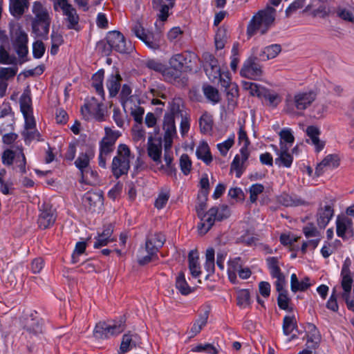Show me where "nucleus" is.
<instances>
[{
	"label": "nucleus",
	"instance_id": "32",
	"mask_svg": "<svg viewBox=\"0 0 354 354\" xmlns=\"http://www.w3.org/2000/svg\"><path fill=\"white\" fill-rule=\"evenodd\" d=\"M164 160L165 165L160 164V169L162 170L168 176H176V169L173 164V153L172 152H165L164 153Z\"/></svg>",
	"mask_w": 354,
	"mask_h": 354
},
{
	"label": "nucleus",
	"instance_id": "49",
	"mask_svg": "<svg viewBox=\"0 0 354 354\" xmlns=\"http://www.w3.org/2000/svg\"><path fill=\"white\" fill-rule=\"evenodd\" d=\"M215 252L212 248H208L206 250L205 254V263L204 264V268L205 270L208 272L209 274H213L214 272L215 268Z\"/></svg>",
	"mask_w": 354,
	"mask_h": 354
},
{
	"label": "nucleus",
	"instance_id": "56",
	"mask_svg": "<svg viewBox=\"0 0 354 354\" xmlns=\"http://www.w3.org/2000/svg\"><path fill=\"white\" fill-rule=\"evenodd\" d=\"M303 233L308 239L311 238L322 237V233L313 223H308L303 227Z\"/></svg>",
	"mask_w": 354,
	"mask_h": 354
},
{
	"label": "nucleus",
	"instance_id": "47",
	"mask_svg": "<svg viewBox=\"0 0 354 354\" xmlns=\"http://www.w3.org/2000/svg\"><path fill=\"white\" fill-rule=\"evenodd\" d=\"M176 288L183 295H187L191 292V287L188 285L183 272H180L177 275L176 278Z\"/></svg>",
	"mask_w": 354,
	"mask_h": 354
},
{
	"label": "nucleus",
	"instance_id": "11",
	"mask_svg": "<svg viewBox=\"0 0 354 354\" xmlns=\"http://www.w3.org/2000/svg\"><path fill=\"white\" fill-rule=\"evenodd\" d=\"M132 32L141 41H142L149 48L153 50L158 49L160 46V35L154 34L150 31H146L139 21L134 23L132 27Z\"/></svg>",
	"mask_w": 354,
	"mask_h": 354
},
{
	"label": "nucleus",
	"instance_id": "21",
	"mask_svg": "<svg viewBox=\"0 0 354 354\" xmlns=\"http://www.w3.org/2000/svg\"><path fill=\"white\" fill-rule=\"evenodd\" d=\"M250 156V151H245L244 149L239 150V154H236L231 164V170L236 172V177L240 178L245 169V163Z\"/></svg>",
	"mask_w": 354,
	"mask_h": 354
},
{
	"label": "nucleus",
	"instance_id": "22",
	"mask_svg": "<svg viewBox=\"0 0 354 354\" xmlns=\"http://www.w3.org/2000/svg\"><path fill=\"white\" fill-rule=\"evenodd\" d=\"M272 148L275 151L278 158L275 159V163L279 166L287 168L291 167L293 158L288 153L289 147H282V149H278L277 147L272 145Z\"/></svg>",
	"mask_w": 354,
	"mask_h": 354
},
{
	"label": "nucleus",
	"instance_id": "7",
	"mask_svg": "<svg viewBox=\"0 0 354 354\" xmlns=\"http://www.w3.org/2000/svg\"><path fill=\"white\" fill-rule=\"evenodd\" d=\"M10 36L13 49L19 58L21 65L28 61V35L19 25L17 24L10 28Z\"/></svg>",
	"mask_w": 354,
	"mask_h": 354
},
{
	"label": "nucleus",
	"instance_id": "39",
	"mask_svg": "<svg viewBox=\"0 0 354 354\" xmlns=\"http://www.w3.org/2000/svg\"><path fill=\"white\" fill-rule=\"evenodd\" d=\"M28 0H14L11 1L10 10L12 15L15 17H21L25 9L28 8Z\"/></svg>",
	"mask_w": 354,
	"mask_h": 354
},
{
	"label": "nucleus",
	"instance_id": "31",
	"mask_svg": "<svg viewBox=\"0 0 354 354\" xmlns=\"http://www.w3.org/2000/svg\"><path fill=\"white\" fill-rule=\"evenodd\" d=\"M342 281L341 285L343 289V292H351L352 284L353 279L351 276V272L348 266L344 264L341 271Z\"/></svg>",
	"mask_w": 354,
	"mask_h": 354
},
{
	"label": "nucleus",
	"instance_id": "30",
	"mask_svg": "<svg viewBox=\"0 0 354 354\" xmlns=\"http://www.w3.org/2000/svg\"><path fill=\"white\" fill-rule=\"evenodd\" d=\"M104 78V71L100 69L92 76V86L95 92L102 99H104L105 93L103 87V81Z\"/></svg>",
	"mask_w": 354,
	"mask_h": 354
},
{
	"label": "nucleus",
	"instance_id": "59",
	"mask_svg": "<svg viewBox=\"0 0 354 354\" xmlns=\"http://www.w3.org/2000/svg\"><path fill=\"white\" fill-rule=\"evenodd\" d=\"M18 68L17 65L12 67L0 68V80L6 82L12 79L17 74Z\"/></svg>",
	"mask_w": 354,
	"mask_h": 354
},
{
	"label": "nucleus",
	"instance_id": "45",
	"mask_svg": "<svg viewBox=\"0 0 354 354\" xmlns=\"http://www.w3.org/2000/svg\"><path fill=\"white\" fill-rule=\"evenodd\" d=\"M243 88L248 91L250 94L252 96H257L259 98L262 97V95L266 89L265 87L251 82H243Z\"/></svg>",
	"mask_w": 354,
	"mask_h": 354
},
{
	"label": "nucleus",
	"instance_id": "10",
	"mask_svg": "<svg viewBox=\"0 0 354 354\" xmlns=\"http://www.w3.org/2000/svg\"><path fill=\"white\" fill-rule=\"evenodd\" d=\"M124 329V325L121 320L112 322V324L99 322L94 328L93 335L97 339H108L111 336L121 333Z\"/></svg>",
	"mask_w": 354,
	"mask_h": 354
},
{
	"label": "nucleus",
	"instance_id": "15",
	"mask_svg": "<svg viewBox=\"0 0 354 354\" xmlns=\"http://www.w3.org/2000/svg\"><path fill=\"white\" fill-rule=\"evenodd\" d=\"M281 50L280 45L272 44L261 49L258 48H253V55L256 59L261 61H266L276 57Z\"/></svg>",
	"mask_w": 354,
	"mask_h": 354
},
{
	"label": "nucleus",
	"instance_id": "64",
	"mask_svg": "<svg viewBox=\"0 0 354 354\" xmlns=\"http://www.w3.org/2000/svg\"><path fill=\"white\" fill-rule=\"evenodd\" d=\"M337 16L344 21L354 22V11L344 8H339L337 10Z\"/></svg>",
	"mask_w": 354,
	"mask_h": 354
},
{
	"label": "nucleus",
	"instance_id": "51",
	"mask_svg": "<svg viewBox=\"0 0 354 354\" xmlns=\"http://www.w3.org/2000/svg\"><path fill=\"white\" fill-rule=\"evenodd\" d=\"M235 134L232 133L229 136L227 139L221 143H218L216 147L220 153L225 156L227 155L228 151L234 144Z\"/></svg>",
	"mask_w": 354,
	"mask_h": 354
},
{
	"label": "nucleus",
	"instance_id": "60",
	"mask_svg": "<svg viewBox=\"0 0 354 354\" xmlns=\"http://www.w3.org/2000/svg\"><path fill=\"white\" fill-rule=\"evenodd\" d=\"M250 295L248 290H241L237 293V305L245 308L250 304Z\"/></svg>",
	"mask_w": 354,
	"mask_h": 354
},
{
	"label": "nucleus",
	"instance_id": "28",
	"mask_svg": "<svg viewBox=\"0 0 354 354\" xmlns=\"http://www.w3.org/2000/svg\"><path fill=\"white\" fill-rule=\"evenodd\" d=\"M198 123L202 133L211 134L214 125L213 116L211 113L208 112L203 113L198 119Z\"/></svg>",
	"mask_w": 354,
	"mask_h": 354
},
{
	"label": "nucleus",
	"instance_id": "33",
	"mask_svg": "<svg viewBox=\"0 0 354 354\" xmlns=\"http://www.w3.org/2000/svg\"><path fill=\"white\" fill-rule=\"evenodd\" d=\"M103 201L102 195L97 192H87L84 196V203L91 209L102 205Z\"/></svg>",
	"mask_w": 354,
	"mask_h": 354
},
{
	"label": "nucleus",
	"instance_id": "5",
	"mask_svg": "<svg viewBox=\"0 0 354 354\" xmlns=\"http://www.w3.org/2000/svg\"><path fill=\"white\" fill-rule=\"evenodd\" d=\"M275 10L272 7L259 11L253 16L247 28V33L251 37L257 32L264 34L274 20Z\"/></svg>",
	"mask_w": 354,
	"mask_h": 354
},
{
	"label": "nucleus",
	"instance_id": "43",
	"mask_svg": "<svg viewBox=\"0 0 354 354\" xmlns=\"http://www.w3.org/2000/svg\"><path fill=\"white\" fill-rule=\"evenodd\" d=\"M261 98L266 101L267 105L272 107H277V106L281 102V97L277 93L270 91L267 88L264 90Z\"/></svg>",
	"mask_w": 354,
	"mask_h": 354
},
{
	"label": "nucleus",
	"instance_id": "46",
	"mask_svg": "<svg viewBox=\"0 0 354 354\" xmlns=\"http://www.w3.org/2000/svg\"><path fill=\"white\" fill-rule=\"evenodd\" d=\"M239 124V128L238 131V144L241 146L240 149H244L245 151H249V147L250 145V141L248 138V136L247 134L246 131L244 129V127L243 124H241L240 122Z\"/></svg>",
	"mask_w": 354,
	"mask_h": 354
},
{
	"label": "nucleus",
	"instance_id": "52",
	"mask_svg": "<svg viewBox=\"0 0 354 354\" xmlns=\"http://www.w3.org/2000/svg\"><path fill=\"white\" fill-rule=\"evenodd\" d=\"M207 319L208 315L205 313L194 323L190 330V333H192L191 337H194L201 332L202 328L206 325Z\"/></svg>",
	"mask_w": 354,
	"mask_h": 354
},
{
	"label": "nucleus",
	"instance_id": "35",
	"mask_svg": "<svg viewBox=\"0 0 354 354\" xmlns=\"http://www.w3.org/2000/svg\"><path fill=\"white\" fill-rule=\"evenodd\" d=\"M190 351L194 353H205L207 354H218L220 347L216 346L212 344H198L192 345Z\"/></svg>",
	"mask_w": 354,
	"mask_h": 354
},
{
	"label": "nucleus",
	"instance_id": "38",
	"mask_svg": "<svg viewBox=\"0 0 354 354\" xmlns=\"http://www.w3.org/2000/svg\"><path fill=\"white\" fill-rule=\"evenodd\" d=\"M266 263L268 268L269 270L270 276L272 278L279 277L283 273L281 272L280 268V262L279 259L275 257H270L266 259Z\"/></svg>",
	"mask_w": 354,
	"mask_h": 354
},
{
	"label": "nucleus",
	"instance_id": "13",
	"mask_svg": "<svg viewBox=\"0 0 354 354\" xmlns=\"http://www.w3.org/2000/svg\"><path fill=\"white\" fill-rule=\"evenodd\" d=\"M58 6L63 11L64 15L66 17V20L68 22V28L70 29L75 28L79 21V17L77 14L76 10L68 3L67 0H56L55 7Z\"/></svg>",
	"mask_w": 354,
	"mask_h": 354
},
{
	"label": "nucleus",
	"instance_id": "40",
	"mask_svg": "<svg viewBox=\"0 0 354 354\" xmlns=\"http://www.w3.org/2000/svg\"><path fill=\"white\" fill-rule=\"evenodd\" d=\"M0 64L8 65L19 64V58L10 55L4 46H0Z\"/></svg>",
	"mask_w": 354,
	"mask_h": 354
},
{
	"label": "nucleus",
	"instance_id": "2",
	"mask_svg": "<svg viewBox=\"0 0 354 354\" xmlns=\"http://www.w3.org/2000/svg\"><path fill=\"white\" fill-rule=\"evenodd\" d=\"M97 48L104 55H109L112 50L127 54L133 50L131 43H127L124 35L116 30L109 32L106 37V41H100L98 42Z\"/></svg>",
	"mask_w": 354,
	"mask_h": 354
},
{
	"label": "nucleus",
	"instance_id": "61",
	"mask_svg": "<svg viewBox=\"0 0 354 354\" xmlns=\"http://www.w3.org/2000/svg\"><path fill=\"white\" fill-rule=\"evenodd\" d=\"M250 201L251 203H255L259 194L264 191V186L260 183H256L251 185L250 187Z\"/></svg>",
	"mask_w": 354,
	"mask_h": 354
},
{
	"label": "nucleus",
	"instance_id": "62",
	"mask_svg": "<svg viewBox=\"0 0 354 354\" xmlns=\"http://www.w3.org/2000/svg\"><path fill=\"white\" fill-rule=\"evenodd\" d=\"M279 295L277 297V304L279 308L281 310H291L289 308L290 298L288 296V291L278 292Z\"/></svg>",
	"mask_w": 354,
	"mask_h": 354
},
{
	"label": "nucleus",
	"instance_id": "25",
	"mask_svg": "<svg viewBox=\"0 0 354 354\" xmlns=\"http://www.w3.org/2000/svg\"><path fill=\"white\" fill-rule=\"evenodd\" d=\"M333 216V209L329 205H326L324 207L320 208L318 211L317 216V223L319 227L324 229L328 224L330 221Z\"/></svg>",
	"mask_w": 354,
	"mask_h": 354
},
{
	"label": "nucleus",
	"instance_id": "14",
	"mask_svg": "<svg viewBox=\"0 0 354 354\" xmlns=\"http://www.w3.org/2000/svg\"><path fill=\"white\" fill-rule=\"evenodd\" d=\"M241 75L251 80H259L262 75L261 66L253 58L247 59L241 70Z\"/></svg>",
	"mask_w": 354,
	"mask_h": 354
},
{
	"label": "nucleus",
	"instance_id": "55",
	"mask_svg": "<svg viewBox=\"0 0 354 354\" xmlns=\"http://www.w3.org/2000/svg\"><path fill=\"white\" fill-rule=\"evenodd\" d=\"M97 177V173L95 171L91 169V167L81 173L80 182L85 184L93 183Z\"/></svg>",
	"mask_w": 354,
	"mask_h": 354
},
{
	"label": "nucleus",
	"instance_id": "23",
	"mask_svg": "<svg viewBox=\"0 0 354 354\" xmlns=\"http://www.w3.org/2000/svg\"><path fill=\"white\" fill-rule=\"evenodd\" d=\"M113 231V227L111 225L104 227L102 232L95 237L93 247L95 248H100L113 242L115 240L112 236Z\"/></svg>",
	"mask_w": 354,
	"mask_h": 354
},
{
	"label": "nucleus",
	"instance_id": "20",
	"mask_svg": "<svg viewBox=\"0 0 354 354\" xmlns=\"http://www.w3.org/2000/svg\"><path fill=\"white\" fill-rule=\"evenodd\" d=\"M335 223L336 233L339 237L344 239L346 234L352 232L353 223L348 217L344 215L337 216Z\"/></svg>",
	"mask_w": 354,
	"mask_h": 354
},
{
	"label": "nucleus",
	"instance_id": "50",
	"mask_svg": "<svg viewBox=\"0 0 354 354\" xmlns=\"http://www.w3.org/2000/svg\"><path fill=\"white\" fill-rule=\"evenodd\" d=\"M203 93L206 98L214 104L218 103L220 100V95L216 88L210 85L204 86L203 88Z\"/></svg>",
	"mask_w": 354,
	"mask_h": 354
},
{
	"label": "nucleus",
	"instance_id": "57",
	"mask_svg": "<svg viewBox=\"0 0 354 354\" xmlns=\"http://www.w3.org/2000/svg\"><path fill=\"white\" fill-rule=\"evenodd\" d=\"M132 138L134 142H144L146 133L142 124H135L132 128Z\"/></svg>",
	"mask_w": 354,
	"mask_h": 354
},
{
	"label": "nucleus",
	"instance_id": "6",
	"mask_svg": "<svg viewBox=\"0 0 354 354\" xmlns=\"http://www.w3.org/2000/svg\"><path fill=\"white\" fill-rule=\"evenodd\" d=\"M132 158L133 156L129 147L125 144H120L111 163V171L116 178L128 173Z\"/></svg>",
	"mask_w": 354,
	"mask_h": 354
},
{
	"label": "nucleus",
	"instance_id": "4",
	"mask_svg": "<svg viewBox=\"0 0 354 354\" xmlns=\"http://www.w3.org/2000/svg\"><path fill=\"white\" fill-rule=\"evenodd\" d=\"M165 236L160 232L150 234L147 236L144 249H140L138 254L140 265H146L157 257V252L165 242Z\"/></svg>",
	"mask_w": 354,
	"mask_h": 354
},
{
	"label": "nucleus",
	"instance_id": "41",
	"mask_svg": "<svg viewBox=\"0 0 354 354\" xmlns=\"http://www.w3.org/2000/svg\"><path fill=\"white\" fill-rule=\"evenodd\" d=\"M153 7L159 8L158 19L164 22L167 21L169 17V10L174 6H170V3L165 4L164 0H153Z\"/></svg>",
	"mask_w": 354,
	"mask_h": 354
},
{
	"label": "nucleus",
	"instance_id": "54",
	"mask_svg": "<svg viewBox=\"0 0 354 354\" xmlns=\"http://www.w3.org/2000/svg\"><path fill=\"white\" fill-rule=\"evenodd\" d=\"M179 166L184 175L187 176L190 174L192 163L187 154L183 153L181 155L179 160Z\"/></svg>",
	"mask_w": 354,
	"mask_h": 354
},
{
	"label": "nucleus",
	"instance_id": "9",
	"mask_svg": "<svg viewBox=\"0 0 354 354\" xmlns=\"http://www.w3.org/2000/svg\"><path fill=\"white\" fill-rule=\"evenodd\" d=\"M230 216V210L226 205L213 207L201 217V223L198 225V232L206 234L213 226L216 220L221 221Z\"/></svg>",
	"mask_w": 354,
	"mask_h": 354
},
{
	"label": "nucleus",
	"instance_id": "37",
	"mask_svg": "<svg viewBox=\"0 0 354 354\" xmlns=\"http://www.w3.org/2000/svg\"><path fill=\"white\" fill-rule=\"evenodd\" d=\"M310 286L309 279L305 278L299 281L296 274L293 273L290 277V288L292 292L304 291Z\"/></svg>",
	"mask_w": 354,
	"mask_h": 354
},
{
	"label": "nucleus",
	"instance_id": "29",
	"mask_svg": "<svg viewBox=\"0 0 354 354\" xmlns=\"http://www.w3.org/2000/svg\"><path fill=\"white\" fill-rule=\"evenodd\" d=\"M174 110L171 113H166L164 116L163 129L165 136L167 137H174L176 135V129L174 115Z\"/></svg>",
	"mask_w": 354,
	"mask_h": 354
},
{
	"label": "nucleus",
	"instance_id": "18",
	"mask_svg": "<svg viewBox=\"0 0 354 354\" xmlns=\"http://www.w3.org/2000/svg\"><path fill=\"white\" fill-rule=\"evenodd\" d=\"M306 133L308 139L306 142L314 146L316 152L319 153L325 146V142L319 139L321 131L316 126H308L306 128Z\"/></svg>",
	"mask_w": 354,
	"mask_h": 354
},
{
	"label": "nucleus",
	"instance_id": "42",
	"mask_svg": "<svg viewBox=\"0 0 354 354\" xmlns=\"http://www.w3.org/2000/svg\"><path fill=\"white\" fill-rule=\"evenodd\" d=\"M280 136V149H282V147H289V148L292 145L295 138L292 134V131L289 128H284L279 132Z\"/></svg>",
	"mask_w": 354,
	"mask_h": 354
},
{
	"label": "nucleus",
	"instance_id": "36",
	"mask_svg": "<svg viewBox=\"0 0 354 354\" xmlns=\"http://www.w3.org/2000/svg\"><path fill=\"white\" fill-rule=\"evenodd\" d=\"M196 153L198 158L202 160L207 165H209L212 162V156L211 155L209 148L207 142H201L196 149Z\"/></svg>",
	"mask_w": 354,
	"mask_h": 354
},
{
	"label": "nucleus",
	"instance_id": "1",
	"mask_svg": "<svg viewBox=\"0 0 354 354\" xmlns=\"http://www.w3.org/2000/svg\"><path fill=\"white\" fill-rule=\"evenodd\" d=\"M20 110L25 120L24 130L22 136L25 142H30L32 140H39L41 135L36 129V122L32 114V100L30 97V90L27 86L19 98Z\"/></svg>",
	"mask_w": 354,
	"mask_h": 354
},
{
	"label": "nucleus",
	"instance_id": "63",
	"mask_svg": "<svg viewBox=\"0 0 354 354\" xmlns=\"http://www.w3.org/2000/svg\"><path fill=\"white\" fill-rule=\"evenodd\" d=\"M181 73L173 67H167L165 66V70L162 72V75L163 76L165 80L167 82H172L177 78L180 77Z\"/></svg>",
	"mask_w": 354,
	"mask_h": 354
},
{
	"label": "nucleus",
	"instance_id": "16",
	"mask_svg": "<svg viewBox=\"0 0 354 354\" xmlns=\"http://www.w3.org/2000/svg\"><path fill=\"white\" fill-rule=\"evenodd\" d=\"M122 77L118 69L113 70L112 73L108 75L106 80V87L109 91L110 97H115L119 93L121 88Z\"/></svg>",
	"mask_w": 354,
	"mask_h": 354
},
{
	"label": "nucleus",
	"instance_id": "34",
	"mask_svg": "<svg viewBox=\"0 0 354 354\" xmlns=\"http://www.w3.org/2000/svg\"><path fill=\"white\" fill-rule=\"evenodd\" d=\"M93 156L94 155L92 151L81 153L79 155L75 161V165L76 167L80 170V174L90 167V160L93 158Z\"/></svg>",
	"mask_w": 354,
	"mask_h": 354
},
{
	"label": "nucleus",
	"instance_id": "12",
	"mask_svg": "<svg viewBox=\"0 0 354 354\" xmlns=\"http://www.w3.org/2000/svg\"><path fill=\"white\" fill-rule=\"evenodd\" d=\"M32 11L35 15L32 21V30L37 36H40L44 30V8L43 4L39 1L34 2Z\"/></svg>",
	"mask_w": 354,
	"mask_h": 354
},
{
	"label": "nucleus",
	"instance_id": "27",
	"mask_svg": "<svg viewBox=\"0 0 354 354\" xmlns=\"http://www.w3.org/2000/svg\"><path fill=\"white\" fill-rule=\"evenodd\" d=\"M147 97L151 100V104L153 105L162 104V102L157 97L166 98L165 93V88L162 84L153 85L149 88L147 94Z\"/></svg>",
	"mask_w": 354,
	"mask_h": 354
},
{
	"label": "nucleus",
	"instance_id": "24",
	"mask_svg": "<svg viewBox=\"0 0 354 354\" xmlns=\"http://www.w3.org/2000/svg\"><path fill=\"white\" fill-rule=\"evenodd\" d=\"M114 145L112 142H109L106 138H102L100 141L98 163L101 167H106V160L109 154L113 151Z\"/></svg>",
	"mask_w": 354,
	"mask_h": 354
},
{
	"label": "nucleus",
	"instance_id": "26",
	"mask_svg": "<svg viewBox=\"0 0 354 354\" xmlns=\"http://www.w3.org/2000/svg\"><path fill=\"white\" fill-rule=\"evenodd\" d=\"M189 269L193 277H198L201 274L199 256L196 250H191L188 254Z\"/></svg>",
	"mask_w": 354,
	"mask_h": 354
},
{
	"label": "nucleus",
	"instance_id": "58",
	"mask_svg": "<svg viewBox=\"0 0 354 354\" xmlns=\"http://www.w3.org/2000/svg\"><path fill=\"white\" fill-rule=\"evenodd\" d=\"M185 61V58L183 54H176L169 59V64L171 67L181 73Z\"/></svg>",
	"mask_w": 354,
	"mask_h": 354
},
{
	"label": "nucleus",
	"instance_id": "17",
	"mask_svg": "<svg viewBox=\"0 0 354 354\" xmlns=\"http://www.w3.org/2000/svg\"><path fill=\"white\" fill-rule=\"evenodd\" d=\"M142 344L140 336L135 333L128 332L123 335L119 353L124 354Z\"/></svg>",
	"mask_w": 354,
	"mask_h": 354
},
{
	"label": "nucleus",
	"instance_id": "53",
	"mask_svg": "<svg viewBox=\"0 0 354 354\" xmlns=\"http://www.w3.org/2000/svg\"><path fill=\"white\" fill-rule=\"evenodd\" d=\"M279 202L284 206H297L302 204L300 199L295 198L288 194H282L278 198Z\"/></svg>",
	"mask_w": 354,
	"mask_h": 354
},
{
	"label": "nucleus",
	"instance_id": "44",
	"mask_svg": "<svg viewBox=\"0 0 354 354\" xmlns=\"http://www.w3.org/2000/svg\"><path fill=\"white\" fill-rule=\"evenodd\" d=\"M170 197V191L167 187L162 188L155 201L154 206L158 209H162L167 203Z\"/></svg>",
	"mask_w": 354,
	"mask_h": 354
},
{
	"label": "nucleus",
	"instance_id": "8",
	"mask_svg": "<svg viewBox=\"0 0 354 354\" xmlns=\"http://www.w3.org/2000/svg\"><path fill=\"white\" fill-rule=\"evenodd\" d=\"M104 99L88 97L85 99L84 105L81 107V113L86 120H96L102 122L105 120L106 107Z\"/></svg>",
	"mask_w": 354,
	"mask_h": 354
},
{
	"label": "nucleus",
	"instance_id": "3",
	"mask_svg": "<svg viewBox=\"0 0 354 354\" xmlns=\"http://www.w3.org/2000/svg\"><path fill=\"white\" fill-rule=\"evenodd\" d=\"M317 94L313 91H302L288 95L286 99V110L290 114L302 115L304 111L311 106Z\"/></svg>",
	"mask_w": 354,
	"mask_h": 354
},
{
	"label": "nucleus",
	"instance_id": "48",
	"mask_svg": "<svg viewBox=\"0 0 354 354\" xmlns=\"http://www.w3.org/2000/svg\"><path fill=\"white\" fill-rule=\"evenodd\" d=\"M283 333L288 336L297 328V322L295 315H286L283 319Z\"/></svg>",
	"mask_w": 354,
	"mask_h": 354
},
{
	"label": "nucleus",
	"instance_id": "19",
	"mask_svg": "<svg viewBox=\"0 0 354 354\" xmlns=\"http://www.w3.org/2000/svg\"><path fill=\"white\" fill-rule=\"evenodd\" d=\"M147 152L149 156L157 165L162 163V141L160 139L153 138L151 136L148 138Z\"/></svg>",
	"mask_w": 354,
	"mask_h": 354
}]
</instances>
